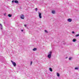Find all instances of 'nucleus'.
I'll list each match as a JSON object with an SVG mask.
<instances>
[{
  "mask_svg": "<svg viewBox=\"0 0 79 79\" xmlns=\"http://www.w3.org/2000/svg\"><path fill=\"white\" fill-rule=\"evenodd\" d=\"M72 34H75V33L73 31L72 32Z\"/></svg>",
  "mask_w": 79,
  "mask_h": 79,
  "instance_id": "20",
  "label": "nucleus"
},
{
  "mask_svg": "<svg viewBox=\"0 0 79 79\" xmlns=\"http://www.w3.org/2000/svg\"><path fill=\"white\" fill-rule=\"evenodd\" d=\"M38 14L39 15V17L40 18V19L42 18V16H41V13H39Z\"/></svg>",
  "mask_w": 79,
  "mask_h": 79,
  "instance_id": "5",
  "label": "nucleus"
},
{
  "mask_svg": "<svg viewBox=\"0 0 79 79\" xmlns=\"http://www.w3.org/2000/svg\"><path fill=\"white\" fill-rule=\"evenodd\" d=\"M24 26L25 27H26L27 26V25H25Z\"/></svg>",
  "mask_w": 79,
  "mask_h": 79,
  "instance_id": "21",
  "label": "nucleus"
},
{
  "mask_svg": "<svg viewBox=\"0 0 79 79\" xmlns=\"http://www.w3.org/2000/svg\"><path fill=\"white\" fill-rule=\"evenodd\" d=\"M32 62L31 61L30 63V65H32Z\"/></svg>",
  "mask_w": 79,
  "mask_h": 79,
  "instance_id": "18",
  "label": "nucleus"
},
{
  "mask_svg": "<svg viewBox=\"0 0 79 79\" xmlns=\"http://www.w3.org/2000/svg\"><path fill=\"white\" fill-rule=\"evenodd\" d=\"M52 52L50 51L48 53V58L49 59H50L51 58V57H52Z\"/></svg>",
  "mask_w": 79,
  "mask_h": 79,
  "instance_id": "1",
  "label": "nucleus"
},
{
  "mask_svg": "<svg viewBox=\"0 0 79 79\" xmlns=\"http://www.w3.org/2000/svg\"><path fill=\"white\" fill-rule=\"evenodd\" d=\"M76 40L75 39H73V42H76Z\"/></svg>",
  "mask_w": 79,
  "mask_h": 79,
  "instance_id": "11",
  "label": "nucleus"
},
{
  "mask_svg": "<svg viewBox=\"0 0 79 79\" xmlns=\"http://www.w3.org/2000/svg\"><path fill=\"white\" fill-rule=\"evenodd\" d=\"M49 70L50 71H53V70H52V69L51 68H49Z\"/></svg>",
  "mask_w": 79,
  "mask_h": 79,
  "instance_id": "8",
  "label": "nucleus"
},
{
  "mask_svg": "<svg viewBox=\"0 0 79 79\" xmlns=\"http://www.w3.org/2000/svg\"><path fill=\"white\" fill-rule=\"evenodd\" d=\"M67 21L69 23H71L72 21V19H67Z\"/></svg>",
  "mask_w": 79,
  "mask_h": 79,
  "instance_id": "4",
  "label": "nucleus"
},
{
  "mask_svg": "<svg viewBox=\"0 0 79 79\" xmlns=\"http://www.w3.org/2000/svg\"><path fill=\"white\" fill-rule=\"evenodd\" d=\"M71 59H72V57H70V58H69V60H71Z\"/></svg>",
  "mask_w": 79,
  "mask_h": 79,
  "instance_id": "17",
  "label": "nucleus"
},
{
  "mask_svg": "<svg viewBox=\"0 0 79 79\" xmlns=\"http://www.w3.org/2000/svg\"><path fill=\"white\" fill-rule=\"evenodd\" d=\"M11 62H12L13 65L14 66H15H15H16V63H15V62L12 61V60H11Z\"/></svg>",
  "mask_w": 79,
  "mask_h": 79,
  "instance_id": "2",
  "label": "nucleus"
},
{
  "mask_svg": "<svg viewBox=\"0 0 79 79\" xmlns=\"http://www.w3.org/2000/svg\"><path fill=\"white\" fill-rule=\"evenodd\" d=\"M14 2V1H13H13H12V3H13Z\"/></svg>",
  "mask_w": 79,
  "mask_h": 79,
  "instance_id": "23",
  "label": "nucleus"
},
{
  "mask_svg": "<svg viewBox=\"0 0 79 79\" xmlns=\"http://www.w3.org/2000/svg\"><path fill=\"white\" fill-rule=\"evenodd\" d=\"M75 36L76 37H78V36H79V34L76 35Z\"/></svg>",
  "mask_w": 79,
  "mask_h": 79,
  "instance_id": "13",
  "label": "nucleus"
},
{
  "mask_svg": "<svg viewBox=\"0 0 79 79\" xmlns=\"http://www.w3.org/2000/svg\"><path fill=\"white\" fill-rule=\"evenodd\" d=\"M56 75L57 77H60V73H56Z\"/></svg>",
  "mask_w": 79,
  "mask_h": 79,
  "instance_id": "6",
  "label": "nucleus"
},
{
  "mask_svg": "<svg viewBox=\"0 0 79 79\" xmlns=\"http://www.w3.org/2000/svg\"><path fill=\"white\" fill-rule=\"evenodd\" d=\"M44 32H46V33H47V32H47V31L46 30H44Z\"/></svg>",
  "mask_w": 79,
  "mask_h": 79,
  "instance_id": "16",
  "label": "nucleus"
},
{
  "mask_svg": "<svg viewBox=\"0 0 79 79\" xmlns=\"http://www.w3.org/2000/svg\"><path fill=\"white\" fill-rule=\"evenodd\" d=\"M8 16L9 17H11V15L10 14H9Z\"/></svg>",
  "mask_w": 79,
  "mask_h": 79,
  "instance_id": "14",
  "label": "nucleus"
},
{
  "mask_svg": "<svg viewBox=\"0 0 79 79\" xmlns=\"http://www.w3.org/2000/svg\"><path fill=\"white\" fill-rule=\"evenodd\" d=\"M22 32H23V30H21Z\"/></svg>",
  "mask_w": 79,
  "mask_h": 79,
  "instance_id": "22",
  "label": "nucleus"
},
{
  "mask_svg": "<svg viewBox=\"0 0 79 79\" xmlns=\"http://www.w3.org/2000/svg\"><path fill=\"white\" fill-rule=\"evenodd\" d=\"M15 3H18L19 2H18V1L17 0H15L14 1Z\"/></svg>",
  "mask_w": 79,
  "mask_h": 79,
  "instance_id": "7",
  "label": "nucleus"
},
{
  "mask_svg": "<svg viewBox=\"0 0 79 79\" xmlns=\"http://www.w3.org/2000/svg\"><path fill=\"white\" fill-rule=\"evenodd\" d=\"M66 58V59H67V58H68V57H66V58Z\"/></svg>",
  "mask_w": 79,
  "mask_h": 79,
  "instance_id": "25",
  "label": "nucleus"
},
{
  "mask_svg": "<svg viewBox=\"0 0 79 79\" xmlns=\"http://www.w3.org/2000/svg\"><path fill=\"white\" fill-rule=\"evenodd\" d=\"M4 16H5V15H6V14H4Z\"/></svg>",
  "mask_w": 79,
  "mask_h": 79,
  "instance_id": "24",
  "label": "nucleus"
},
{
  "mask_svg": "<svg viewBox=\"0 0 79 79\" xmlns=\"http://www.w3.org/2000/svg\"><path fill=\"white\" fill-rule=\"evenodd\" d=\"M75 69H79V68H78V67H76Z\"/></svg>",
  "mask_w": 79,
  "mask_h": 79,
  "instance_id": "15",
  "label": "nucleus"
},
{
  "mask_svg": "<svg viewBox=\"0 0 79 79\" xmlns=\"http://www.w3.org/2000/svg\"><path fill=\"white\" fill-rule=\"evenodd\" d=\"M0 27L1 29H2V25L1 24H0Z\"/></svg>",
  "mask_w": 79,
  "mask_h": 79,
  "instance_id": "9",
  "label": "nucleus"
},
{
  "mask_svg": "<svg viewBox=\"0 0 79 79\" xmlns=\"http://www.w3.org/2000/svg\"><path fill=\"white\" fill-rule=\"evenodd\" d=\"M52 13H53V14H55V11H54V10H52Z\"/></svg>",
  "mask_w": 79,
  "mask_h": 79,
  "instance_id": "10",
  "label": "nucleus"
},
{
  "mask_svg": "<svg viewBox=\"0 0 79 79\" xmlns=\"http://www.w3.org/2000/svg\"><path fill=\"white\" fill-rule=\"evenodd\" d=\"M35 10L36 11H37V8H36L35 9Z\"/></svg>",
  "mask_w": 79,
  "mask_h": 79,
  "instance_id": "19",
  "label": "nucleus"
},
{
  "mask_svg": "<svg viewBox=\"0 0 79 79\" xmlns=\"http://www.w3.org/2000/svg\"><path fill=\"white\" fill-rule=\"evenodd\" d=\"M33 51H36L37 50V48H34L33 50Z\"/></svg>",
  "mask_w": 79,
  "mask_h": 79,
  "instance_id": "12",
  "label": "nucleus"
},
{
  "mask_svg": "<svg viewBox=\"0 0 79 79\" xmlns=\"http://www.w3.org/2000/svg\"><path fill=\"white\" fill-rule=\"evenodd\" d=\"M20 18L21 19H24V15H21Z\"/></svg>",
  "mask_w": 79,
  "mask_h": 79,
  "instance_id": "3",
  "label": "nucleus"
}]
</instances>
